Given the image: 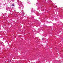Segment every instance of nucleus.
I'll return each instance as SVG.
<instances>
[{
  "mask_svg": "<svg viewBox=\"0 0 63 63\" xmlns=\"http://www.w3.org/2000/svg\"><path fill=\"white\" fill-rule=\"evenodd\" d=\"M42 40H43V38L42 39Z\"/></svg>",
  "mask_w": 63,
  "mask_h": 63,
  "instance_id": "nucleus-2",
  "label": "nucleus"
},
{
  "mask_svg": "<svg viewBox=\"0 0 63 63\" xmlns=\"http://www.w3.org/2000/svg\"><path fill=\"white\" fill-rule=\"evenodd\" d=\"M12 6H14V4H13L12 5Z\"/></svg>",
  "mask_w": 63,
  "mask_h": 63,
  "instance_id": "nucleus-1",
  "label": "nucleus"
}]
</instances>
